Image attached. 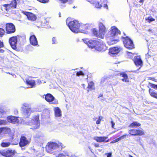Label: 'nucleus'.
<instances>
[{
	"mask_svg": "<svg viewBox=\"0 0 157 157\" xmlns=\"http://www.w3.org/2000/svg\"><path fill=\"white\" fill-rule=\"evenodd\" d=\"M121 34V31L116 27H112L106 36V38L108 45H111L118 42L119 40V38L116 36Z\"/></svg>",
	"mask_w": 157,
	"mask_h": 157,
	"instance_id": "nucleus-1",
	"label": "nucleus"
},
{
	"mask_svg": "<svg viewBox=\"0 0 157 157\" xmlns=\"http://www.w3.org/2000/svg\"><path fill=\"white\" fill-rule=\"evenodd\" d=\"M64 147L61 143H56L50 142L48 143L45 148L46 151L50 153H53L54 152L55 150L59 148L61 150L64 148Z\"/></svg>",
	"mask_w": 157,
	"mask_h": 157,
	"instance_id": "nucleus-2",
	"label": "nucleus"
},
{
	"mask_svg": "<svg viewBox=\"0 0 157 157\" xmlns=\"http://www.w3.org/2000/svg\"><path fill=\"white\" fill-rule=\"evenodd\" d=\"M70 18H68L66 20L67 24L70 29L74 33H77L79 31L80 24L76 20L70 21Z\"/></svg>",
	"mask_w": 157,
	"mask_h": 157,
	"instance_id": "nucleus-3",
	"label": "nucleus"
},
{
	"mask_svg": "<svg viewBox=\"0 0 157 157\" xmlns=\"http://www.w3.org/2000/svg\"><path fill=\"white\" fill-rule=\"evenodd\" d=\"M124 47L129 49L134 48V45L132 40L128 36L123 37L121 38Z\"/></svg>",
	"mask_w": 157,
	"mask_h": 157,
	"instance_id": "nucleus-4",
	"label": "nucleus"
},
{
	"mask_svg": "<svg viewBox=\"0 0 157 157\" xmlns=\"http://www.w3.org/2000/svg\"><path fill=\"white\" fill-rule=\"evenodd\" d=\"M21 36L19 35L13 36L9 38V43L11 47L13 49L16 50H17V43L18 39L19 40Z\"/></svg>",
	"mask_w": 157,
	"mask_h": 157,
	"instance_id": "nucleus-5",
	"label": "nucleus"
},
{
	"mask_svg": "<svg viewBox=\"0 0 157 157\" xmlns=\"http://www.w3.org/2000/svg\"><path fill=\"white\" fill-rule=\"evenodd\" d=\"M24 117L27 118L29 117L32 113L31 108L29 104L26 103H24L21 107Z\"/></svg>",
	"mask_w": 157,
	"mask_h": 157,
	"instance_id": "nucleus-6",
	"label": "nucleus"
},
{
	"mask_svg": "<svg viewBox=\"0 0 157 157\" xmlns=\"http://www.w3.org/2000/svg\"><path fill=\"white\" fill-rule=\"evenodd\" d=\"M5 30L7 34H11L14 33L16 31L15 25L12 23H6L5 25Z\"/></svg>",
	"mask_w": 157,
	"mask_h": 157,
	"instance_id": "nucleus-7",
	"label": "nucleus"
},
{
	"mask_svg": "<svg viewBox=\"0 0 157 157\" xmlns=\"http://www.w3.org/2000/svg\"><path fill=\"white\" fill-rule=\"evenodd\" d=\"M129 134L132 136H141L144 134L143 130L132 128L128 131Z\"/></svg>",
	"mask_w": 157,
	"mask_h": 157,
	"instance_id": "nucleus-8",
	"label": "nucleus"
},
{
	"mask_svg": "<svg viewBox=\"0 0 157 157\" xmlns=\"http://www.w3.org/2000/svg\"><path fill=\"white\" fill-rule=\"evenodd\" d=\"M45 99L50 104L53 105L57 104L58 103V101L56 99L55 97L51 94L48 93L45 95Z\"/></svg>",
	"mask_w": 157,
	"mask_h": 157,
	"instance_id": "nucleus-9",
	"label": "nucleus"
},
{
	"mask_svg": "<svg viewBox=\"0 0 157 157\" xmlns=\"http://www.w3.org/2000/svg\"><path fill=\"white\" fill-rule=\"evenodd\" d=\"M14 150L8 149L0 152L1 154L5 157H13L16 153Z\"/></svg>",
	"mask_w": 157,
	"mask_h": 157,
	"instance_id": "nucleus-10",
	"label": "nucleus"
},
{
	"mask_svg": "<svg viewBox=\"0 0 157 157\" xmlns=\"http://www.w3.org/2000/svg\"><path fill=\"white\" fill-rule=\"evenodd\" d=\"M17 2L16 0H13L9 4H5L3 5L5 8L6 10L8 11L10 9H14L17 7Z\"/></svg>",
	"mask_w": 157,
	"mask_h": 157,
	"instance_id": "nucleus-11",
	"label": "nucleus"
},
{
	"mask_svg": "<svg viewBox=\"0 0 157 157\" xmlns=\"http://www.w3.org/2000/svg\"><path fill=\"white\" fill-rule=\"evenodd\" d=\"M95 49L98 51L103 52L107 49V47L102 41H97Z\"/></svg>",
	"mask_w": 157,
	"mask_h": 157,
	"instance_id": "nucleus-12",
	"label": "nucleus"
},
{
	"mask_svg": "<svg viewBox=\"0 0 157 157\" xmlns=\"http://www.w3.org/2000/svg\"><path fill=\"white\" fill-rule=\"evenodd\" d=\"M29 143L30 141L25 136H21L20 139L19 144L20 147H24L29 144Z\"/></svg>",
	"mask_w": 157,
	"mask_h": 157,
	"instance_id": "nucleus-13",
	"label": "nucleus"
},
{
	"mask_svg": "<svg viewBox=\"0 0 157 157\" xmlns=\"http://www.w3.org/2000/svg\"><path fill=\"white\" fill-rule=\"evenodd\" d=\"M94 139L98 143L103 142L107 143L109 140V139L107 136H95L94 137Z\"/></svg>",
	"mask_w": 157,
	"mask_h": 157,
	"instance_id": "nucleus-14",
	"label": "nucleus"
},
{
	"mask_svg": "<svg viewBox=\"0 0 157 157\" xmlns=\"http://www.w3.org/2000/svg\"><path fill=\"white\" fill-rule=\"evenodd\" d=\"M99 31L101 34L102 35V37L103 38L104 35L106 33L107 29L105 25L101 22H99L98 23Z\"/></svg>",
	"mask_w": 157,
	"mask_h": 157,
	"instance_id": "nucleus-15",
	"label": "nucleus"
},
{
	"mask_svg": "<svg viewBox=\"0 0 157 157\" xmlns=\"http://www.w3.org/2000/svg\"><path fill=\"white\" fill-rule=\"evenodd\" d=\"M39 114H37L33 117V121L35 123L33 126V129H36L38 128L39 127L40 125V121H39Z\"/></svg>",
	"mask_w": 157,
	"mask_h": 157,
	"instance_id": "nucleus-16",
	"label": "nucleus"
},
{
	"mask_svg": "<svg viewBox=\"0 0 157 157\" xmlns=\"http://www.w3.org/2000/svg\"><path fill=\"white\" fill-rule=\"evenodd\" d=\"M22 13L27 16L28 19L29 20L35 21L36 19V15L32 13L27 11H23Z\"/></svg>",
	"mask_w": 157,
	"mask_h": 157,
	"instance_id": "nucleus-17",
	"label": "nucleus"
},
{
	"mask_svg": "<svg viewBox=\"0 0 157 157\" xmlns=\"http://www.w3.org/2000/svg\"><path fill=\"white\" fill-rule=\"evenodd\" d=\"M19 117L13 116H8L7 117V120L9 123L12 124L18 123L19 122Z\"/></svg>",
	"mask_w": 157,
	"mask_h": 157,
	"instance_id": "nucleus-18",
	"label": "nucleus"
},
{
	"mask_svg": "<svg viewBox=\"0 0 157 157\" xmlns=\"http://www.w3.org/2000/svg\"><path fill=\"white\" fill-rule=\"evenodd\" d=\"M85 42L87 45L89 47L91 48H94L95 49L97 41L95 40H93L91 39H87L85 40Z\"/></svg>",
	"mask_w": 157,
	"mask_h": 157,
	"instance_id": "nucleus-19",
	"label": "nucleus"
},
{
	"mask_svg": "<svg viewBox=\"0 0 157 157\" xmlns=\"http://www.w3.org/2000/svg\"><path fill=\"white\" fill-rule=\"evenodd\" d=\"M122 49L121 47H115L109 48V53L112 55L117 54Z\"/></svg>",
	"mask_w": 157,
	"mask_h": 157,
	"instance_id": "nucleus-20",
	"label": "nucleus"
},
{
	"mask_svg": "<svg viewBox=\"0 0 157 157\" xmlns=\"http://www.w3.org/2000/svg\"><path fill=\"white\" fill-rule=\"evenodd\" d=\"M133 61L136 66H142L143 65V61L140 56H136L133 59Z\"/></svg>",
	"mask_w": 157,
	"mask_h": 157,
	"instance_id": "nucleus-21",
	"label": "nucleus"
},
{
	"mask_svg": "<svg viewBox=\"0 0 157 157\" xmlns=\"http://www.w3.org/2000/svg\"><path fill=\"white\" fill-rule=\"evenodd\" d=\"M29 41L31 44L33 46H36L38 45V42L37 38L34 35H32L29 37Z\"/></svg>",
	"mask_w": 157,
	"mask_h": 157,
	"instance_id": "nucleus-22",
	"label": "nucleus"
},
{
	"mask_svg": "<svg viewBox=\"0 0 157 157\" xmlns=\"http://www.w3.org/2000/svg\"><path fill=\"white\" fill-rule=\"evenodd\" d=\"M92 32L94 35L96 37L99 38L101 39H103L102 37V35L101 34L99 31H98L97 29L96 28H94L92 29Z\"/></svg>",
	"mask_w": 157,
	"mask_h": 157,
	"instance_id": "nucleus-23",
	"label": "nucleus"
},
{
	"mask_svg": "<svg viewBox=\"0 0 157 157\" xmlns=\"http://www.w3.org/2000/svg\"><path fill=\"white\" fill-rule=\"evenodd\" d=\"M87 91L89 92L90 91L95 89L94 86V83L93 82L91 81L88 83V85L87 86Z\"/></svg>",
	"mask_w": 157,
	"mask_h": 157,
	"instance_id": "nucleus-24",
	"label": "nucleus"
},
{
	"mask_svg": "<svg viewBox=\"0 0 157 157\" xmlns=\"http://www.w3.org/2000/svg\"><path fill=\"white\" fill-rule=\"evenodd\" d=\"M120 75L123 78L122 79V81L126 82H129V80L128 78V75L126 74L124 72H122L120 74Z\"/></svg>",
	"mask_w": 157,
	"mask_h": 157,
	"instance_id": "nucleus-25",
	"label": "nucleus"
},
{
	"mask_svg": "<svg viewBox=\"0 0 157 157\" xmlns=\"http://www.w3.org/2000/svg\"><path fill=\"white\" fill-rule=\"evenodd\" d=\"M55 115L56 117H60L62 116L61 111L59 108L56 107L54 108Z\"/></svg>",
	"mask_w": 157,
	"mask_h": 157,
	"instance_id": "nucleus-26",
	"label": "nucleus"
},
{
	"mask_svg": "<svg viewBox=\"0 0 157 157\" xmlns=\"http://www.w3.org/2000/svg\"><path fill=\"white\" fill-rule=\"evenodd\" d=\"M90 3L92 4L95 8H101L102 6L101 4L100 3L96 1V0H94V1H90Z\"/></svg>",
	"mask_w": 157,
	"mask_h": 157,
	"instance_id": "nucleus-27",
	"label": "nucleus"
},
{
	"mask_svg": "<svg viewBox=\"0 0 157 157\" xmlns=\"http://www.w3.org/2000/svg\"><path fill=\"white\" fill-rule=\"evenodd\" d=\"M149 92L151 97L157 99V92L151 89L150 88L149 90Z\"/></svg>",
	"mask_w": 157,
	"mask_h": 157,
	"instance_id": "nucleus-28",
	"label": "nucleus"
},
{
	"mask_svg": "<svg viewBox=\"0 0 157 157\" xmlns=\"http://www.w3.org/2000/svg\"><path fill=\"white\" fill-rule=\"evenodd\" d=\"M141 125V124L137 122L134 121L131 123L129 125V127L131 128H136Z\"/></svg>",
	"mask_w": 157,
	"mask_h": 157,
	"instance_id": "nucleus-29",
	"label": "nucleus"
},
{
	"mask_svg": "<svg viewBox=\"0 0 157 157\" xmlns=\"http://www.w3.org/2000/svg\"><path fill=\"white\" fill-rule=\"evenodd\" d=\"M26 84L29 86H30V88H32L34 87L35 85V82L34 80H28L26 81Z\"/></svg>",
	"mask_w": 157,
	"mask_h": 157,
	"instance_id": "nucleus-30",
	"label": "nucleus"
},
{
	"mask_svg": "<svg viewBox=\"0 0 157 157\" xmlns=\"http://www.w3.org/2000/svg\"><path fill=\"white\" fill-rule=\"evenodd\" d=\"M127 135H128L126 134L124 135H122V136H121L120 137L117 138L116 139H115V140H113L112 141H111L110 142V143L111 144L114 143H115L119 141H120V140H121V139H123L124 138H125L126 137V136H127Z\"/></svg>",
	"mask_w": 157,
	"mask_h": 157,
	"instance_id": "nucleus-31",
	"label": "nucleus"
},
{
	"mask_svg": "<svg viewBox=\"0 0 157 157\" xmlns=\"http://www.w3.org/2000/svg\"><path fill=\"white\" fill-rule=\"evenodd\" d=\"M10 144L11 143L10 142H2L1 144V146L2 147H9Z\"/></svg>",
	"mask_w": 157,
	"mask_h": 157,
	"instance_id": "nucleus-32",
	"label": "nucleus"
},
{
	"mask_svg": "<svg viewBox=\"0 0 157 157\" xmlns=\"http://www.w3.org/2000/svg\"><path fill=\"white\" fill-rule=\"evenodd\" d=\"M145 20L150 23L151 22L154 21L155 20V19L153 18L151 16H150L148 17L145 18Z\"/></svg>",
	"mask_w": 157,
	"mask_h": 157,
	"instance_id": "nucleus-33",
	"label": "nucleus"
},
{
	"mask_svg": "<svg viewBox=\"0 0 157 157\" xmlns=\"http://www.w3.org/2000/svg\"><path fill=\"white\" fill-rule=\"evenodd\" d=\"M102 119V117L101 116H100L98 118H95L94 119V120L95 121L97 119V120L96 121V124H99L100 123Z\"/></svg>",
	"mask_w": 157,
	"mask_h": 157,
	"instance_id": "nucleus-34",
	"label": "nucleus"
},
{
	"mask_svg": "<svg viewBox=\"0 0 157 157\" xmlns=\"http://www.w3.org/2000/svg\"><path fill=\"white\" fill-rule=\"evenodd\" d=\"M10 130V128L7 127L0 128V133H2L3 131H8Z\"/></svg>",
	"mask_w": 157,
	"mask_h": 157,
	"instance_id": "nucleus-35",
	"label": "nucleus"
},
{
	"mask_svg": "<svg viewBox=\"0 0 157 157\" xmlns=\"http://www.w3.org/2000/svg\"><path fill=\"white\" fill-rule=\"evenodd\" d=\"M5 31L4 29L0 28V37H2L5 34Z\"/></svg>",
	"mask_w": 157,
	"mask_h": 157,
	"instance_id": "nucleus-36",
	"label": "nucleus"
},
{
	"mask_svg": "<svg viewBox=\"0 0 157 157\" xmlns=\"http://www.w3.org/2000/svg\"><path fill=\"white\" fill-rule=\"evenodd\" d=\"M36 0L40 3L45 4V3H48V2H49V0Z\"/></svg>",
	"mask_w": 157,
	"mask_h": 157,
	"instance_id": "nucleus-37",
	"label": "nucleus"
},
{
	"mask_svg": "<svg viewBox=\"0 0 157 157\" xmlns=\"http://www.w3.org/2000/svg\"><path fill=\"white\" fill-rule=\"evenodd\" d=\"M149 85L152 88L155 89H157V85L149 83Z\"/></svg>",
	"mask_w": 157,
	"mask_h": 157,
	"instance_id": "nucleus-38",
	"label": "nucleus"
},
{
	"mask_svg": "<svg viewBox=\"0 0 157 157\" xmlns=\"http://www.w3.org/2000/svg\"><path fill=\"white\" fill-rule=\"evenodd\" d=\"M127 54H128V56L129 57V58H132L133 56H132L134 55V53L128 52H127Z\"/></svg>",
	"mask_w": 157,
	"mask_h": 157,
	"instance_id": "nucleus-39",
	"label": "nucleus"
},
{
	"mask_svg": "<svg viewBox=\"0 0 157 157\" xmlns=\"http://www.w3.org/2000/svg\"><path fill=\"white\" fill-rule=\"evenodd\" d=\"M84 73L81 71H78L76 73V75L79 76L80 75H84Z\"/></svg>",
	"mask_w": 157,
	"mask_h": 157,
	"instance_id": "nucleus-40",
	"label": "nucleus"
},
{
	"mask_svg": "<svg viewBox=\"0 0 157 157\" xmlns=\"http://www.w3.org/2000/svg\"><path fill=\"white\" fill-rule=\"evenodd\" d=\"M6 124V121L0 119V125H5Z\"/></svg>",
	"mask_w": 157,
	"mask_h": 157,
	"instance_id": "nucleus-41",
	"label": "nucleus"
},
{
	"mask_svg": "<svg viewBox=\"0 0 157 157\" xmlns=\"http://www.w3.org/2000/svg\"><path fill=\"white\" fill-rule=\"evenodd\" d=\"M93 145L96 147H101L102 146V145H100L98 143H94V144H93Z\"/></svg>",
	"mask_w": 157,
	"mask_h": 157,
	"instance_id": "nucleus-42",
	"label": "nucleus"
},
{
	"mask_svg": "<svg viewBox=\"0 0 157 157\" xmlns=\"http://www.w3.org/2000/svg\"><path fill=\"white\" fill-rule=\"evenodd\" d=\"M52 44H55L56 43V37H53V38L52 39Z\"/></svg>",
	"mask_w": 157,
	"mask_h": 157,
	"instance_id": "nucleus-43",
	"label": "nucleus"
},
{
	"mask_svg": "<svg viewBox=\"0 0 157 157\" xmlns=\"http://www.w3.org/2000/svg\"><path fill=\"white\" fill-rule=\"evenodd\" d=\"M59 2L62 3H65L67 2L68 0H58Z\"/></svg>",
	"mask_w": 157,
	"mask_h": 157,
	"instance_id": "nucleus-44",
	"label": "nucleus"
},
{
	"mask_svg": "<svg viewBox=\"0 0 157 157\" xmlns=\"http://www.w3.org/2000/svg\"><path fill=\"white\" fill-rule=\"evenodd\" d=\"M5 113V111L3 109L0 108V113L3 114Z\"/></svg>",
	"mask_w": 157,
	"mask_h": 157,
	"instance_id": "nucleus-45",
	"label": "nucleus"
},
{
	"mask_svg": "<svg viewBox=\"0 0 157 157\" xmlns=\"http://www.w3.org/2000/svg\"><path fill=\"white\" fill-rule=\"evenodd\" d=\"M4 47V44L0 40V48Z\"/></svg>",
	"mask_w": 157,
	"mask_h": 157,
	"instance_id": "nucleus-46",
	"label": "nucleus"
},
{
	"mask_svg": "<svg viewBox=\"0 0 157 157\" xmlns=\"http://www.w3.org/2000/svg\"><path fill=\"white\" fill-rule=\"evenodd\" d=\"M107 157H112V153L110 152L109 153L107 154Z\"/></svg>",
	"mask_w": 157,
	"mask_h": 157,
	"instance_id": "nucleus-47",
	"label": "nucleus"
},
{
	"mask_svg": "<svg viewBox=\"0 0 157 157\" xmlns=\"http://www.w3.org/2000/svg\"><path fill=\"white\" fill-rule=\"evenodd\" d=\"M111 123L112 124V127L113 128L114 126L115 125V123L113 122V121H111Z\"/></svg>",
	"mask_w": 157,
	"mask_h": 157,
	"instance_id": "nucleus-48",
	"label": "nucleus"
},
{
	"mask_svg": "<svg viewBox=\"0 0 157 157\" xmlns=\"http://www.w3.org/2000/svg\"><path fill=\"white\" fill-rule=\"evenodd\" d=\"M144 0H140L139 1V2L140 3H142V4H143L144 3Z\"/></svg>",
	"mask_w": 157,
	"mask_h": 157,
	"instance_id": "nucleus-49",
	"label": "nucleus"
},
{
	"mask_svg": "<svg viewBox=\"0 0 157 157\" xmlns=\"http://www.w3.org/2000/svg\"><path fill=\"white\" fill-rule=\"evenodd\" d=\"M5 50L2 49H1L0 48V52L1 53H3L4 52Z\"/></svg>",
	"mask_w": 157,
	"mask_h": 157,
	"instance_id": "nucleus-50",
	"label": "nucleus"
},
{
	"mask_svg": "<svg viewBox=\"0 0 157 157\" xmlns=\"http://www.w3.org/2000/svg\"><path fill=\"white\" fill-rule=\"evenodd\" d=\"M63 156V155L62 154H59L56 157H62Z\"/></svg>",
	"mask_w": 157,
	"mask_h": 157,
	"instance_id": "nucleus-51",
	"label": "nucleus"
},
{
	"mask_svg": "<svg viewBox=\"0 0 157 157\" xmlns=\"http://www.w3.org/2000/svg\"><path fill=\"white\" fill-rule=\"evenodd\" d=\"M103 95L102 94H99V95L98 96V98L103 97Z\"/></svg>",
	"mask_w": 157,
	"mask_h": 157,
	"instance_id": "nucleus-52",
	"label": "nucleus"
},
{
	"mask_svg": "<svg viewBox=\"0 0 157 157\" xmlns=\"http://www.w3.org/2000/svg\"><path fill=\"white\" fill-rule=\"evenodd\" d=\"M104 7L106 8L107 9L108 8V6L106 4H105L104 5Z\"/></svg>",
	"mask_w": 157,
	"mask_h": 157,
	"instance_id": "nucleus-53",
	"label": "nucleus"
},
{
	"mask_svg": "<svg viewBox=\"0 0 157 157\" xmlns=\"http://www.w3.org/2000/svg\"><path fill=\"white\" fill-rule=\"evenodd\" d=\"M82 86H83V88L84 89H85V85L84 84H82Z\"/></svg>",
	"mask_w": 157,
	"mask_h": 157,
	"instance_id": "nucleus-54",
	"label": "nucleus"
},
{
	"mask_svg": "<svg viewBox=\"0 0 157 157\" xmlns=\"http://www.w3.org/2000/svg\"><path fill=\"white\" fill-rule=\"evenodd\" d=\"M149 32H152V30L151 29H149L148 30Z\"/></svg>",
	"mask_w": 157,
	"mask_h": 157,
	"instance_id": "nucleus-55",
	"label": "nucleus"
},
{
	"mask_svg": "<svg viewBox=\"0 0 157 157\" xmlns=\"http://www.w3.org/2000/svg\"><path fill=\"white\" fill-rule=\"evenodd\" d=\"M38 82H39V83H41V81L40 80H38Z\"/></svg>",
	"mask_w": 157,
	"mask_h": 157,
	"instance_id": "nucleus-56",
	"label": "nucleus"
},
{
	"mask_svg": "<svg viewBox=\"0 0 157 157\" xmlns=\"http://www.w3.org/2000/svg\"><path fill=\"white\" fill-rule=\"evenodd\" d=\"M129 157H133L132 155H129Z\"/></svg>",
	"mask_w": 157,
	"mask_h": 157,
	"instance_id": "nucleus-57",
	"label": "nucleus"
}]
</instances>
